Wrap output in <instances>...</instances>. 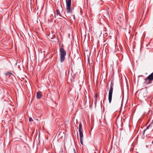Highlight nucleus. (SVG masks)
<instances>
[{"mask_svg":"<svg viewBox=\"0 0 153 153\" xmlns=\"http://www.w3.org/2000/svg\"><path fill=\"white\" fill-rule=\"evenodd\" d=\"M114 83L113 82L111 81V84L110 89L109 91L108 100L109 102L110 103L111 102L112 93L113 90Z\"/></svg>","mask_w":153,"mask_h":153,"instance_id":"obj_1","label":"nucleus"},{"mask_svg":"<svg viewBox=\"0 0 153 153\" xmlns=\"http://www.w3.org/2000/svg\"><path fill=\"white\" fill-rule=\"evenodd\" d=\"M59 52L60 62H62L64 61L65 59V56L66 54V52L63 48H60Z\"/></svg>","mask_w":153,"mask_h":153,"instance_id":"obj_2","label":"nucleus"},{"mask_svg":"<svg viewBox=\"0 0 153 153\" xmlns=\"http://www.w3.org/2000/svg\"><path fill=\"white\" fill-rule=\"evenodd\" d=\"M66 3V10L68 13H72V10L71 8V0H65Z\"/></svg>","mask_w":153,"mask_h":153,"instance_id":"obj_3","label":"nucleus"},{"mask_svg":"<svg viewBox=\"0 0 153 153\" xmlns=\"http://www.w3.org/2000/svg\"><path fill=\"white\" fill-rule=\"evenodd\" d=\"M140 96L141 97L145 98L147 96V92L146 90H142L140 93Z\"/></svg>","mask_w":153,"mask_h":153,"instance_id":"obj_4","label":"nucleus"},{"mask_svg":"<svg viewBox=\"0 0 153 153\" xmlns=\"http://www.w3.org/2000/svg\"><path fill=\"white\" fill-rule=\"evenodd\" d=\"M146 80L152 81L153 80V72L147 77Z\"/></svg>","mask_w":153,"mask_h":153,"instance_id":"obj_5","label":"nucleus"},{"mask_svg":"<svg viewBox=\"0 0 153 153\" xmlns=\"http://www.w3.org/2000/svg\"><path fill=\"white\" fill-rule=\"evenodd\" d=\"M42 95L40 91H38L37 93L36 97L37 99H40L42 97Z\"/></svg>","mask_w":153,"mask_h":153,"instance_id":"obj_6","label":"nucleus"},{"mask_svg":"<svg viewBox=\"0 0 153 153\" xmlns=\"http://www.w3.org/2000/svg\"><path fill=\"white\" fill-rule=\"evenodd\" d=\"M6 77H10L12 78L13 76H14V75L12 74L10 72H7L6 74Z\"/></svg>","mask_w":153,"mask_h":153,"instance_id":"obj_7","label":"nucleus"},{"mask_svg":"<svg viewBox=\"0 0 153 153\" xmlns=\"http://www.w3.org/2000/svg\"><path fill=\"white\" fill-rule=\"evenodd\" d=\"M146 78L145 79V82H144V84H146V85H148L149 84H152V81H150L148 80H146Z\"/></svg>","mask_w":153,"mask_h":153,"instance_id":"obj_8","label":"nucleus"},{"mask_svg":"<svg viewBox=\"0 0 153 153\" xmlns=\"http://www.w3.org/2000/svg\"><path fill=\"white\" fill-rule=\"evenodd\" d=\"M79 136H80V139L82 140V138H83V134L82 133V131H79Z\"/></svg>","mask_w":153,"mask_h":153,"instance_id":"obj_9","label":"nucleus"},{"mask_svg":"<svg viewBox=\"0 0 153 153\" xmlns=\"http://www.w3.org/2000/svg\"><path fill=\"white\" fill-rule=\"evenodd\" d=\"M75 74H74L73 75L71 78V81H74V79L75 78Z\"/></svg>","mask_w":153,"mask_h":153,"instance_id":"obj_10","label":"nucleus"},{"mask_svg":"<svg viewBox=\"0 0 153 153\" xmlns=\"http://www.w3.org/2000/svg\"><path fill=\"white\" fill-rule=\"evenodd\" d=\"M149 36L150 37H153V31L149 33Z\"/></svg>","mask_w":153,"mask_h":153,"instance_id":"obj_11","label":"nucleus"},{"mask_svg":"<svg viewBox=\"0 0 153 153\" xmlns=\"http://www.w3.org/2000/svg\"><path fill=\"white\" fill-rule=\"evenodd\" d=\"M82 124L81 123H80L79 125V131H82Z\"/></svg>","mask_w":153,"mask_h":153,"instance_id":"obj_12","label":"nucleus"},{"mask_svg":"<svg viewBox=\"0 0 153 153\" xmlns=\"http://www.w3.org/2000/svg\"><path fill=\"white\" fill-rule=\"evenodd\" d=\"M56 15H59V16H61V14H60V12L59 10L58 9L56 10Z\"/></svg>","mask_w":153,"mask_h":153,"instance_id":"obj_13","label":"nucleus"},{"mask_svg":"<svg viewBox=\"0 0 153 153\" xmlns=\"http://www.w3.org/2000/svg\"><path fill=\"white\" fill-rule=\"evenodd\" d=\"M97 97L98 95L97 94H95L94 95V99L96 102L97 101Z\"/></svg>","mask_w":153,"mask_h":153,"instance_id":"obj_14","label":"nucleus"},{"mask_svg":"<svg viewBox=\"0 0 153 153\" xmlns=\"http://www.w3.org/2000/svg\"><path fill=\"white\" fill-rule=\"evenodd\" d=\"M74 153H77V151L76 150L75 148L73 149Z\"/></svg>","mask_w":153,"mask_h":153,"instance_id":"obj_15","label":"nucleus"},{"mask_svg":"<svg viewBox=\"0 0 153 153\" xmlns=\"http://www.w3.org/2000/svg\"><path fill=\"white\" fill-rule=\"evenodd\" d=\"M29 121L30 122H31V121H33V119H32V118L31 117L29 119Z\"/></svg>","mask_w":153,"mask_h":153,"instance_id":"obj_16","label":"nucleus"},{"mask_svg":"<svg viewBox=\"0 0 153 153\" xmlns=\"http://www.w3.org/2000/svg\"><path fill=\"white\" fill-rule=\"evenodd\" d=\"M80 143H81V144L82 145H83V141L82 140H80Z\"/></svg>","mask_w":153,"mask_h":153,"instance_id":"obj_17","label":"nucleus"},{"mask_svg":"<svg viewBox=\"0 0 153 153\" xmlns=\"http://www.w3.org/2000/svg\"><path fill=\"white\" fill-rule=\"evenodd\" d=\"M143 75H139L138 76V77H143Z\"/></svg>","mask_w":153,"mask_h":153,"instance_id":"obj_18","label":"nucleus"},{"mask_svg":"<svg viewBox=\"0 0 153 153\" xmlns=\"http://www.w3.org/2000/svg\"><path fill=\"white\" fill-rule=\"evenodd\" d=\"M146 129H145L144 130V131H143V134H145V132L146 131Z\"/></svg>","mask_w":153,"mask_h":153,"instance_id":"obj_19","label":"nucleus"},{"mask_svg":"<svg viewBox=\"0 0 153 153\" xmlns=\"http://www.w3.org/2000/svg\"><path fill=\"white\" fill-rule=\"evenodd\" d=\"M149 126H148L146 127V129H148L149 128Z\"/></svg>","mask_w":153,"mask_h":153,"instance_id":"obj_20","label":"nucleus"},{"mask_svg":"<svg viewBox=\"0 0 153 153\" xmlns=\"http://www.w3.org/2000/svg\"><path fill=\"white\" fill-rule=\"evenodd\" d=\"M73 16L74 19H74H75V16H74L73 15Z\"/></svg>","mask_w":153,"mask_h":153,"instance_id":"obj_21","label":"nucleus"},{"mask_svg":"<svg viewBox=\"0 0 153 153\" xmlns=\"http://www.w3.org/2000/svg\"><path fill=\"white\" fill-rule=\"evenodd\" d=\"M83 138H82V140H83Z\"/></svg>","mask_w":153,"mask_h":153,"instance_id":"obj_22","label":"nucleus"},{"mask_svg":"<svg viewBox=\"0 0 153 153\" xmlns=\"http://www.w3.org/2000/svg\"><path fill=\"white\" fill-rule=\"evenodd\" d=\"M85 39H84V41H85Z\"/></svg>","mask_w":153,"mask_h":153,"instance_id":"obj_23","label":"nucleus"},{"mask_svg":"<svg viewBox=\"0 0 153 153\" xmlns=\"http://www.w3.org/2000/svg\"><path fill=\"white\" fill-rule=\"evenodd\" d=\"M89 60V59H88V61Z\"/></svg>","mask_w":153,"mask_h":153,"instance_id":"obj_24","label":"nucleus"},{"mask_svg":"<svg viewBox=\"0 0 153 153\" xmlns=\"http://www.w3.org/2000/svg\"><path fill=\"white\" fill-rule=\"evenodd\" d=\"M88 40H86V41H88Z\"/></svg>","mask_w":153,"mask_h":153,"instance_id":"obj_25","label":"nucleus"}]
</instances>
